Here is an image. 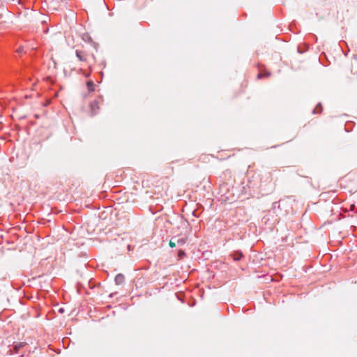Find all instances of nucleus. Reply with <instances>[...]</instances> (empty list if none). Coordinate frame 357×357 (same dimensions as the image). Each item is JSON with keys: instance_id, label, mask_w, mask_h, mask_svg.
I'll return each instance as SVG.
<instances>
[{"instance_id": "obj_10", "label": "nucleus", "mask_w": 357, "mask_h": 357, "mask_svg": "<svg viewBox=\"0 0 357 357\" xmlns=\"http://www.w3.org/2000/svg\"><path fill=\"white\" fill-rule=\"evenodd\" d=\"M270 75V73L267 72L265 75L266 77H268ZM264 77V75H263L261 73H259L257 75V78L261 79Z\"/></svg>"}, {"instance_id": "obj_6", "label": "nucleus", "mask_w": 357, "mask_h": 357, "mask_svg": "<svg viewBox=\"0 0 357 357\" xmlns=\"http://www.w3.org/2000/svg\"><path fill=\"white\" fill-rule=\"evenodd\" d=\"M90 107H91V109L92 115L96 114V109L99 108L98 102L96 100H94V101L91 102Z\"/></svg>"}, {"instance_id": "obj_3", "label": "nucleus", "mask_w": 357, "mask_h": 357, "mask_svg": "<svg viewBox=\"0 0 357 357\" xmlns=\"http://www.w3.org/2000/svg\"><path fill=\"white\" fill-rule=\"evenodd\" d=\"M75 54L77 59L81 61H86L87 59V54L84 51L77 50L75 51Z\"/></svg>"}, {"instance_id": "obj_1", "label": "nucleus", "mask_w": 357, "mask_h": 357, "mask_svg": "<svg viewBox=\"0 0 357 357\" xmlns=\"http://www.w3.org/2000/svg\"><path fill=\"white\" fill-rule=\"evenodd\" d=\"M272 211L277 216H285L292 212V206L289 199H280L273 204Z\"/></svg>"}, {"instance_id": "obj_9", "label": "nucleus", "mask_w": 357, "mask_h": 357, "mask_svg": "<svg viewBox=\"0 0 357 357\" xmlns=\"http://www.w3.org/2000/svg\"><path fill=\"white\" fill-rule=\"evenodd\" d=\"M185 256V252L183 250H178V257L179 259H183Z\"/></svg>"}, {"instance_id": "obj_8", "label": "nucleus", "mask_w": 357, "mask_h": 357, "mask_svg": "<svg viewBox=\"0 0 357 357\" xmlns=\"http://www.w3.org/2000/svg\"><path fill=\"white\" fill-rule=\"evenodd\" d=\"M86 86H87V89H88L89 91L92 92V91H94V89H95V84L93 82V81H91V80L88 81L86 82Z\"/></svg>"}, {"instance_id": "obj_2", "label": "nucleus", "mask_w": 357, "mask_h": 357, "mask_svg": "<svg viewBox=\"0 0 357 357\" xmlns=\"http://www.w3.org/2000/svg\"><path fill=\"white\" fill-rule=\"evenodd\" d=\"M173 241L176 242V245L178 246H183L187 242V237L179 238L178 236H174Z\"/></svg>"}, {"instance_id": "obj_7", "label": "nucleus", "mask_w": 357, "mask_h": 357, "mask_svg": "<svg viewBox=\"0 0 357 357\" xmlns=\"http://www.w3.org/2000/svg\"><path fill=\"white\" fill-rule=\"evenodd\" d=\"M322 112V105L320 102H319L315 108L312 110V114H320Z\"/></svg>"}, {"instance_id": "obj_4", "label": "nucleus", "mask_w": 357, "mask_h": 357, "mask_svg": "<svg viewBox=\"0 0 357 357\" xmlns=\"http://www.w3.org/2000/svg\"><path fill=\"white\" fill-rule=\"evenodd\" d=\"M231 257L233 258L234 261H238L242 259L243 255L241 251H235L231 254Z\"/></svg>"}, {"instance_id": "obj_11", "label": "nucleus", "mask_w": 357, "mask_h": 357, "mask_svg": "<svg viewBox=\"0 0 357 357\" xmlns=\"http://www.w3.org/2000/svg\"><path fill=\"white\" fill-rule=\"evenodd\" d=\"M169 246L171 248H174L176 246V242L173 241V237L171 238L170 241H169Z\"/></svg>"}, {"instance_id": "obj_12", "label": "nucleus", "mask_w": 357, "mask_h": 357, "mask_svg": "<svg viewBox=\"0 0 357 357\" xmlns=\"http://www.w3.org/2000/svg\"><path fill=\"white\" fill-rule=\"evenodd\" d=\"M22 346V343H19L17 344H15L14 346V348L16 349L17 350L19 349Z\"/></svg>"}, {"instance_id": "obj_13", "label": "nucleus", "mask_w": 357, "mask_h": 357, "mask_svg": "<svg viewBox=\"0 0 357 357\" xmlns=\"http://www.w3.org/2000/svg\"><path fill=\"white\" fill-rule=\"evenodd\" d=\"M59 311V312H63L64 310L63 308H61Z\"/></svg>"}, {"instance_id": "obj_5", "label": "nucleus", "mask_w": 357, "mask_h": 357, "mask_svg": "<svg viewBox=\"0 0 357 357\" xmlns=\"http://www.w3.org/2000/svg\"><path fill=\"white\" fill-rule=\"evenodd\" d=\"M125 281V277L123 274L119 273L114 278L115 284L117 285L122 284Z\"/></svg>"}]
</instances>
